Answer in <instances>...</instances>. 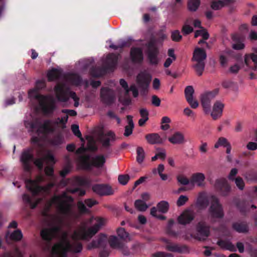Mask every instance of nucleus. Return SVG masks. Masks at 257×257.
I'll list each match as a JSON object with an SVG mask.
<instances>
[{
  "mask_svg": "<svg viewBox=\"0 0 257 257\" xmlns=\"http://www.w3.org/2000/svg\"><path fill=\"white\" fill-rule=\"evenodd\" d=\"M24 254L18 248H16L12 252H6L2 257H23Z\"/></svg>",
  "mask_w": 257,
  "mask_h": 257,
  "instance_id": "44",
  "label": "nucleus"
},
{
  "mask_svg": "<svg viewBox=\"0 0 257 257\" xmlns=\"http://www.w3.org/2000/svg\"><path fill=\"white\" fill-rule=\"evenodd\" d=\"M171 38L174 41H179L182 39V36L179 31L176 30L172 32Z\"/></svg>",
  "mask_w": 257,
  "mask_h": 257,
  "instance_id": "56",
  "label": "nucleus"
},
{
  "mask_svg": "<svg viewBox=\"0 0 257 257\" xmlns=\"http://www.w3.org/2000/svg\"><path fill=\"white\" fill-rule=\"evenodd\" d=\"M21 161L26 171H29L31 169L33 162V155L30 151H25L22 153Z\"/></svg>",
  "mask_w": 257,
  "mask_h": 257,
  "instance_id": "19",
  "label": "nucleus"
},
{
  "mask_svg": "<svg viewBox=\"0 0 257 257\" xmlns=\"http://www.w3.org/2000/svg\"><path fill=\"white\" fill-rule=\"evenodd\" d=\"M161 212L159 211L158 208L153 207L151 209V214L158 219L164 220L165 219V217L160 214Z\"/></svg>",
  "mask_w": 257,
  "mask_h": 257,
  "instance_id": "50",
  "label": "nucleus"
},
{
  "mask_svg": "<svg viewBox=\"0 0 257 257\" xmlns=\"http://www.w3.org/2000/svg\"><path fill=\"white\" fill-rule=\"evenodd\" d=\"M152 103L156 106H159L161 103V100L156 95H153L152 97Z\"/></svg>",
  "mask_w": 257,
  "mask_h": 257,
  "instance_id": "63",
  "label": "nucleus"
},
{
  "mask_svg": "<svg viewBox=\"0 0 257 257\" xmlns=\"http://www.w3.org/2000/svg\"><path fill=\"white\" fill-rule=\"evenodd\" d=\"M219 89H215L212 91L207 92L202 94L200 97L201 103L204 113L210 111V102L211 100L218 94Z\"/></svg>",
  "mask_w": 257,
  "mask_h": 257,
  "instance_id": "9",
  "label": "nucleus"
},
{
  "mask_svg": "<svg viewBox=\"0 0 257 257\" xmlns=\"http://www.w3.org/2000/svg\"><path fill=\"white\" fill-rule=\"evenodd\" d=\"M23 237L22 232L20 230H15L12 232L8 231L6 234V240L7 242L11 240L19 241Z\"/></svg>",
  "mask_w": 257,
  "mask_h": 257,
  "instance_id": "28",
  "label": "nucleus"
},
{
  "mask_svg": "<svg viewBox=\"0 0 257 257\" xmlns=\"http://www.w3.org/2000/svg\"><path fill=\"white\" fill-rule=\"evenodd\" d=\"M153 87L155 90H159L161 86L160 80L158 78H155L152 83Z\"/></svg>",
  "mask_w": 257,
  "mask_h": 257,
  "instance_id": "61",
  "label": "nucleus"
},
{
  "mask_svg": "<svg viewBox=\"0 0 257 257\" xmlns=\"http://www.w3.org/2000/svg\"><path fill=\"white\" fill-rule=\"evenodd\" d=\"M188 200V198L185 195H181L177 201V205L178 206L184 205Z\"/></svg>",
  "mask_w": 257,
  "mask_h": 257,
  "instance_id": "54",
  "label": "nucleus"
},
{
  "mask_svg": "<svg viewBox=\"0 0 257 257\" xmlns=\"http://www.w3.org/2000/svg\"><path fill=\"white\" fill-rule=\"evenodd\" d=\"M194 217V212L191 209H187L180 215L178 220L180 224L185 225L190 223Z\"/></svg>",
  "mask_w": 257,
  "mask_h": 257,
  "instance_id": "20",
  "label": "nucleus"
},
{
  "mask_svg": "<svg viewBox=\"0 0 257 257\" xmlns=\"http://www.w3.org/2000/svg\"><path fill=\"white\" fill-rule=\"evenodd\" d=\"M159 51L154 42H151L148 46V58L152 64H157L160 61L158 57Z\"/></svg>",
  "mask_w": 257,
  "mask_h": 257,
  "instance_id": "15",
  "label": "nucleus"
},
{
  "mask_svg": "<svg viewBox=\"0 0 257 257\" xmlns=\"http://www.w3.org/2000/svg\"><path fill=\"white\" fill-rule=\"evenodd\" d=\"M95 204H96V201L91 199H88L85 200L84 202L79 201L77 204V206L81 213H86L88 211V209L87 208L86 206L88 208H91Z\"/></svg>",
  "mask_w": 257,
  "mask_h": 257,
  "instance_id": "27",
  "label": "nucleus"
},
{
  "mask_svg": "<svg viewBox=\"0 0 257 257\" xmlns=\"http://www.w3.org/2000/svg\"><path fill=\"white\" fill-rule=\"evenodd\" d=\"M137 160L138 163H142L145 158V151L144 149L141 147H138L137 150Z\"/></svg>",
  "mask_w": 257,
  "mask_h": 257,
  "instance_id": "48",
  "label": "nucleus"
},
{
  "mask_svg": "<svg viewBox=\"0 0 257 257\" xmlns=\"http://www.w3.org/2000/svg\"><path fill=\"white\" fill-rule=\"evenodd\" d=\"M169 206V204L167 202L162 201L157 204V207L159 211H160L161 213H165L168 211Z\"/></svg>",
  "mask_w": 257,
  "mask_h": 257,
  "instance_id": "46",
  "label": "nucleus"
},
{
  "mask_svg": "<svg viewBox=\"0 0 257 257\" xmlns=\"http://www.w3.org/2000/svg\"><path fill=\"white\" fill-rule=\"evenodd\" d=\"M191 20L190 19L187 20L182 28V32L184 35H188L192 33L193 31V28L190 25Z\"/></svg>",
  "mask_w": 257,
  "mask_h": 257,
  "instance_id": "45",
  "label": "nucleus"
},
{
  "mask_svg": "<svg viewBox=\"0 0 257 257\" xmlns=\"http://www.w3.org/2000/svg\"><path fill=\"white\" fill-rule=\"evenodd\" d=\"M232 47L235 50H241L244 48V44L243 42L238 40L236 36L232 37Z\"/></svg>",
  "mask_w": 257,
  "mask_h": 257,
  "instance_id": "40",
  "label": "nucleus"
},
{
  "mask_svg": "<svg viewBox=\"0 0 257 257\" xmlns=\"http://www.w3.org/2000/svg\"><path fill=\"white\" fill-rule=\"evenodd\" d=\"M220 59V63L221 65L223 67L226 66V65L227 63V62H228V60L227 59L226 56H225V55L224 53L221 54L220 55V59Z\"/></svg>",
  "mask_w": 257,
  "mask_h": 257,
  "instance_id": "59",
  "label": "nucleus"
},
{
  "mask_svg": "<svg viewBox=\"0 0 257 257\" xmlns=\"http://www.w3.org/2000/svg\"><path fill=\"white\" fill-rule=\"evenodd\" d=\"M38 153L39 155L42 156L43 158L42 159H38L36 160L34 162V164L40 169H42L43 168V163H44L47 165L54 164L56 163V160L50 151H46L43 154L41 152H39Z\"/></svg>",
  "mask_w": 257,
  "mask_h": 257,
  "instance_id": "10",
  "label": "nucleus"
},
{
  "mask_svg": "<svg viewBox=\"0 0 257 257\" xmlns=\"http://www.w3.org/2000/svg\"><path fill=\"white\" fill-rule=\"evenodd\" d=\"M45 174L51 177L52 182L46 186H41L39 184L44 181V177L39 175L35 180H29L26 181V185L28 189L31 191L34 195L41 193L47 195L50 192L51 188L54 186L56 182V177L53 176V169L51 167L47 166L45 169Z\"/></svg>",
  "mask_w": 257,
  "mask_h": 257,
  "instance_id": "6",
  "label": "nucleus"
},
{
  "mask_svg": "<svg viewBox=\"0 0 257 257\" xmlns=\"http://www.w3.org/2000/svg\"><path fill=\"white\" fill-rule=\"evenodd\" d=\"M184 114L187 116L194 117L195 114L191 109L189 107H186L183 110Z\"/></svg>",
  "mask_w": 257,
  "mask_h": 257,
  "instance_id": "60",
  "label": "nucleus"
},
{
  "mask_svg": "<svg viewBox=\"0 0 257 257\" xmlns=\"http://www.w3.org/2000/svg\"><path fill=\"white\" fill-rule=\"evenodd\" d=\"M171 254L165 253L163 252H158L153 254V257H172Z\"/></svg>",
  "mask_w": 257,
  "mask_h": 257,
  "instance_id": "64",
  "label": "nucleus"
},
{
  "mask_svg": "<svg viewBox=\"0 0 257 257\" xmlns=\"http://www.w3.org/2000/svg\"><path fill=\"white\" fill-rule=\"evenodd\" d=\"M216 187L219 188L220 190H222L224 189L227 192H228L230 190V187L225 179H221L218 180L216 182Z\"/></svg>",
  "mask_w": 257,
  "mask_h": 257,
  "instance_id": "42",
  "label": "nucleus"
},
{
  "mask_svg": "<svg viewBox=\"0 0 257 257\" xmlns=\"http://www.w3.org/2000/svg\"><path fill=\"white\" fill-rule=\"evenodd\" d=\"M115 140V135L111 131H107L103 133L100 137V142L104 147H107L111 145Z\"/></svg>",
  "mask_w": 257,
  "mask_h": 257,
  "instance_id": "17",
  "label": "nucleus"
},
{
  "mask_svg": "<svg viewBox=\"0 0 257 257\" xmlns=\"http://www.w3.org/2000/svg\"><path fill=\"white\" fill-rule=\"evenodd\" d=\"M210 234L209 226L206 225L205 221L202 220L198 222L196 226V233L195 237L199 240H205Z\"/></svg>",
  "mask_w": 257,
  "mask_h": 257,
  "instance_id": "11",
  "label": "nucleus"
},
{
  "mask_svg": "<svg viewBox=\"0 0 257 257\" xmlns=\"http://www.w3.org/2000/svg\"><path fill=\"white\" fill-rule=\"evenodd\" d=\"M108 243L111 247L120 250L124 254V250L125 248V244L120 239H118L116 236L112 235L108 238Z\"/></svg>",
  "mask_w": 257,
  "mask_h": 257,
  "instance_id": "21",
  "label": "nucleus"
},
{
  "mask_svg": "<svg viewBox=\"0 0 257 257\" xmlns=\"http://www.w3.org/2000/svg\"><path fill=\"white\" fill-rule=\"evenodd\" d=\"M28 96L31 99H35L39 103L43 112L45 114H51L55 108L54 100L51 96L41 95L35 88L29 91Z\"/></svg>",
  "mask_w": 257,
  "mask_h": 257,
  "instance_id": "8",
  "label": "nucleus"
},
{
  "mask_svg": "<svg viewBox=\"0 0 257 257\" xmlns=\"http://www.w3.org/2000/svg\"><path fill=\"white\" fill-rule=\"evenodd\" d=\"M108 242V238L104 234H100L88 245V248L90 249L94 247L105 246Z\"/></svg>",
  "mask_w": 257,
  "mask_h": 257,
  "instance_id": "18",
  "label": "nucleus"
},
{
  "mask_svg": "<svg viewBox=\"0 0 257 257\" xmlns=\"http://www.w3.org/2000/svg\"><path fill=\"white\" fill-rule=\"evenodd\" d=\"M141 118L139 120V124L142 126L144 125L146 121L149 119V112L145 108H141L140 110Z\"/></svg>",
  "mask_w": 257,
  "mask_h": 257,
  "instance_id": "37",
  "label": "nucleus"
},
{
  "mask_svg": "<svg viewBox=\"0 0 257 257\" xmlns=\"http://www.w3.org/2000/svg\"><path fill=\"white\" fill-rule=\"evenodd\" d=\"M148 143L150 144H160L163 143L164 141L158 134L153 133L148 134L145 137Z\"/></svg>",
  "mask_w": 257,
  "mask_h": 257,
  "instance_id": "31",
  "label": "nucleus"
},
{
  "mask_svg": "<svg viewBox=\"0 0 257 257\" xmlns=\"http://www.w3.org/2000/svg\"><path fill=\"white\" fill-rule=\"evenodd\" d=\"M88 182L87 179L83 177H76L72 179L63 180L61 182V185L70 186L73 187L86 186Z\"/></svg>",
  "mask_w": 257,
  "mask_h": 257,
  "instance_id": "14",
  "label": "nucleus"
},
{
  "mask_svg": "<svg viewBox=\"0 0 257 257\" xmlns=\"http://www.w3.org/2000/svg\"><path fill=\"white\" fill-rule=\"evenodd\" d=\"M127 125L125 127V131L124 135L125 137H128L131 135L133 133V130L134 127V124L133 120V117L131 115L127 116Z\"/></svg>",
  "mask_w": 257,
  "mask_h": 257,
  "instance_id": "34",
  "label": "nucleus"
},
{
  "mask_svg": "<svg viewBox=\"0 0 257 257\" xmlns=\"http://www.w3.org/2000/svg\"><path fill=\"white\" fill-rule=\"evenodd\" d=\"M208 200L210 201L209 213L212 221L220 219L224 216V211L222 205L218 198L214 195L208 197L205 192L200 193L197 203L200 208H205L208 205Z\"/></svg>",
  "mask_w": 257,
  "mask_h": 257,
  "instance_id": "5",
  "label": "nucleus"
},
{
  "mask_svg": "<svg viewBox=\"0 0 257 257\" xmlns=\"http://www.w3.org/2000/svg\"><path fill=\"white\" fill-rule=\"evenodd\" d=\"M62 112L67 115L61 118H58L55 121L47 120L42 122L38 117H31L25 121L26 127L31 132V142L34 145L40 146L43 137L53 132L57 124H65L67 121L68 115L75 116L77 114L74 110L63 109Z\"/></svg>",
  "mask_w": 257,
  "mask_h": 257,
  "instance_id": "3",
  "label": "nucleus"
},
{
  "mask_svg": "<svg viewBox=\"0 0 257 257\" xmlns=\"http://www.w3.org/2000/svg\"><path fill=\"white\" fill-rule=\"evenodd\" d=\"M168 55L169 57L164 62V66L165 68L169 67L173 61H174L176 57L174 53V50L173 49H169L168 51Z\"/></svg>",
  "mask_w": 257,
  "mask_h": 257,
  "instance_id": "36",
  "label": "nucleus"
},
{
  "mask_svg": "<svg viewBox=\"0 0 257 257\" xmlns=\"http://www.w3.org/2000/svg\"><path fill=\"white\" fill-rule=\"evenodd\" d=\"M205 175L202 173L197 172L192 175L190 178V183L198 187H203L205 185Z\"/></svg>",
  "mask_w": 257,
  "mask_h": 257,
  "instance_id": "22",
  "label": "nucleus"
},
{
  "mask_svg": "<svg viewBox=\"0 0 257 257\" xmlns=\"http://www.w3.org/2000/svg\"><path fill=\"white\" fill-rule=\"evenodd\" d=\"M63 143V138L60 136L55 137L53 140L50 141V143L52 146H58Z\"/></svg>",
  "mask_w": 257,
  "mask_h": 257,
  "instance_id": "52",
  "label": "nucleus"
},
{
  "mask_svg": "<svg viewBox=\"0 0 257 257\" xmlns=\"http://www.w3.org/2000/svg\"><path fill=\"white\" fill-rule=\"evenodd\" d=\"M230 143L228 140L224 137H219L216 142L215 143L214 147L215 149H218L220 147H225Z\"/></svg>",
  "mask_w": 257,
  "mask_h": 257,
  "instance_id": "43",
  "label": "nucleus"
},
{
  "mask_svg": "<svg viewBox=\"0 0 257 257\" xmlns=\"http://www.w3.org/2000/svg\"><path fill=\"white\" fill-rule=\"evenodd\" d=\"M22 199L23 201L28 204L31 208H34L36 207V206L41 201L42 199L41 198L37 199L35 201H33L32 200L31 197L27 195L24 194L22 196Z\"/></svg>",
  "mask_w": 257,
  "mask_h": 257,
  "instance_id": "33",
  "label": "nucleus"
},
{
  "mask_svg": "<svg viewBox=\"0 0 257 257\" xmlns=\"http://www.w3.org/2000/svg\"><path fill=\"white\" fill-rule=\"evenodd\" d=\"M233 228L235 230L239 232H244L247 231V226L243 223H235L233 224Z\"/></svg>",
  "mask_w": 257,
  "mask_h": 257,
  "instance_id": "51",
  "label": "nucleus"
},
{
  "mask_svg": "<svg viewBox=\"0 0 257 257\" xmlns=\"http://www.w3.org/2000/svg\"><path fill=\"white\" fill-rule=\"evenodd\" d=\"M118 56L115 54H109L107 56L104 63L109 67L114 66L117 63Z\"/></svg>",
  "mask_w": 257,
  "mask_h": 257,
  "instance_id": "35",
  "label": "nucleus"
},
{
  "mask_svg": "<svg viewBox=\"0 0 257 257\" xmlns=\"http://www.w3.org/2000/svg\"><path fill=\"white\" fill-rule=\"evenodd\" d=\"M86 139L87 142V147L85 148L82 144L76 151V153L79 155L77 160L78 165L84 169H90L92 166L97 168H102L105 162L104 156L100 155L90 158L85 154L86 150L93 151L96 149V142L93 137L87 136Z\"/></svg>",
  "mask_w": 257,
  "mask_h": 257,
  "instance_id": "4",
  "label": "nucleus"
},
{
  "mask_svg": "<svg viewBox=\"0 0 257 257\" xmlns=\"http://www.w3.org/2000/svg\"><path fill=\"white\" fill-rule=\"evenodd\" d=\"M71 197L66 193L61 196H55L45 205L42 214L45 217L49 227L42 230V237L46 240H51L61 236L59 241L52 246L50 257H66L68 251L79 252L82 250V244L79 240H88L92 238L106 222V220L101 217L92 216L82 221L74 230L70 237L66 232L62 231L64 219L59 215H50V207L55 205L60 213L68 217H75L74 213L71 208Z\"/></svg>",
  "mask_w": 257,
  "mask_h": 257,
  "instance_id": "1",
  "label": "nucleus"
},
{
  "mask_svg": "<svg viewBox=\"0 0 257 257\" xmlns=\"http://www.w3.org/2000/svg\"><path fill=\"white\" fill-rule=\"evenodd\" d=\"M168 140L173 144H181L185 142V138L182 133L177 132L169 137Z\"/></svg>",
  "mask_w": 257,
  "mask_h": 257,
  "instance_id": "30",
  "label": "nucleus"
},
{
  "mask_svg": "<svg viewBox=\"0 0 257 257\" xmlns=\"http://www.w3.org/2000/svg\"><path fill=\"white\" fill-rule=\"evenodd\" d=\"M130 180V176L128 175H119L118 177V180L120 184L125 185Z\"/></svg>",
  "mask_w": 257,
  "mask_h": 257,
  "instance_id": "55",
  "label": "nucleus"
},
{
  "mask_svg": "<svg viewBox=\"0 0 257 257\" xmlns=\"http://www.w3.org/2000/svg\"><path fill=\"white\" fill-rule=\"evenodd\" d=\"M201 36L204 40H207L209 38V34L206 30L201 28V29L197 30L195 33V37L197 38Z\"/></svg>",
  "mask_w": 257,
  "mask_h": 257,
  "instance_id": "49",
  "label": "nucleus"
},
{
  "mask_svg": "<svg viewBox=\"0 0 257 257\" xmlns=\"http://www.w3.org/2000/svg\"><path fill=\"white\" fill-rule=\"evenodd\" d=\"M206 58V53L204 50L200 48L195 49L193 55V60L195 62L204 61Z\"/></svg>",
  "mask_w": 257,
  "mask_h": 257,
  "instance_id": "29",
  "label": "nucleus"
},
{
  "mask_svg": "<svg viewBox=\"0 0 257 257\" xmlns=\"http://www.w3.org/2000/svg\"><path fill=\"white\" fill-rule=\"evenodd\" d=\"M135 206L140 211H145L149 207L144 201L140 199L135 201Z\"/></svg>",
  "mask_w": 257,
  "mask_h": 257,
  "instance_id": "41",
  "label": "nucleus"
},
{
  "mask_svg": "<svg viewBox=\"0 0 257 257\" xmlns=\"http://www.w3.org/2000/svg\"><path fill=\"white\" fill-rule=\"evenodd\" d=\"M100 96L102 100L107 104L111 103L114 99L113 91L107 88H103L101 89Z\"/></svg>",
  "mask_w": 257,
  "mask_h": 257,
  "instance_id": "25",
  "label": "nucleus"
},
{
  "mask_svg": "<svg viewBox=\"0 0 257 257\" xmlns=\"http://www.w3.org/2000/svg\"><path fill=\"white\" fill-rule=\"evenodd\" d=\"M200 4V0H188V9L191 12H195L198 9Z\"/></svg>",
  "mask_w": 257,
  "mask_h": 257,
  "instance_id": "39",
  "label": "nucleus"
},
{
  "mask_svg": "<svg viewBox=\"0 0 257 257\" xmlns=\"http://www.w3.org/2000/svg\"><path fill=\"white\" fill-rule=\"evenodd\" d=\"M130 58L135 63L142 62L144 58L142 50L138 47L132 48L130 52Z\"/></svg>",
  "mask_w": 257,
  "mask_h": 257,
  "instance_id": "24",
  "label": "nucleus"
},
{
  "mask_svg": "<svg viewBox=\"0 0 257 257\" xmlns=\"http://www.w3.org/2000/svg\"><path fill=\"white\" fill-rule=\"evenodd\" d=\"M248 38L251 41L257 40V31L251 30L248 34Z\"/></svg>",
  "mask_w": 257,
  "mask_h": 257,
  "instance_id": "62",
  "label": "nucleus"
},
{
  "mask_svg": "<svg viewBox=\"0 0 257 257\" xmlns=\"http://www.w3.org/2000/svg\"><path fill=\"white\" fill-rule=\"evenodd\" d=\"M224 107V103L221 101L217 100L213 103L212 108L210 107L209 112L205 113L210 114L213 119L216 120L221 116Z\"/></svg>",
  "mask_w": 257,
  "mask_h": 257,
  "instance_id": "13",
  "label": "nucleus"
},
{
  "mask_svg": "<svg viewBox=\"0 0 257 257\" xmlns=\"http://www.w3.org/2000/svg\"><path fill=\"white\" fill-rule=\"evenodd\" d=\"M235 184L238 189L242 190L244 186V183L242 178L240 177H237L234 179Z\"/></svg>",
  "mask_w": 257,
  "mask_h": 257,
  "instance_id": "58",
  "label": "nucleus"
},
{
  "mask_svg": "<svg viewBox=\"0 0 257 257\" xmlns=\"http://www.w3.org/2000/svg\"><path fill=\"white\" fill-rule=\"evenodd\" d=\"M196 64L194 65V67L196 73L199 75H201L204 69V61L202 62H196Z\"/></svg>",
  "mask_w": 257,
  "mask_h": 257,
  "instance_id": "47",
  "label": "nucleus"
},
{
  "mask_svg": "<svg viewBox=\"0 0 257 257\" xmlns=\"http://www.w3.org/2000/svg\"><path fill=\"white\" fill-rule=\"evenodd\" d=\"M253 52L246 54L244 56V62H237L231 65L228 72L231 74L237 73L242 68L245 71L255 70L257 69V49Z\"/></svg>",
  "mask_w": 257,
  "mask_h": 257,
  "instance_id": "7",
  "label": "nucleus"
},
{
  "mask_svg": "<svg viewBox=\"0 0 257 257\" xmlns=\"http://www.w3.org/2000/svg\"><path fill=\"white\" fill-rule=\"evenodd\" d=\"M177 179L179 183L184 185H188L190 183V180L183 175H179Z\"/></svg>",
  "mask_w": 257,
  "mask_h": 257,
  "instance_id": "53",
  "label": "nucleus"
},
{
  "mask_svg": "<svg viewBox=\"0 0 257 257\" xmlns=\"http://www.w3.org/2000/svg\"><path fill=\"white\" fill-rule=\"evenodd\" d=\"M152 76L147 72H140L137 77V83L138 87L143 90L147 89L149 86Z\"/></svg>",
  "mask_w": 257,
  "mask_h": 257,
  "instance_id": "12",
  "label": "nucleus"
},
{
  "mask_svg": "<svg viewBox=\"0 0 257 257\" xmlns=\"http://www.w3.org/2000/svg\"><path fill=\"white\" fill-rule=\"evenodd\" d=\"M117 234L120 239L123 241H127L130 240L128 232H126L123 228H119L117 230Z\"/></svg>",
  "mask_w": 257,
  "mask_h": 257,
  "instance_id": "38",
  "label": "nucleus"
},
{
  "mask_svg": "<svg viewBox=\"0 0 257 257\" xmlns=\"http://www.w3.org/2000/svg\"><path fill=\"white\" fill-rule=\"evenodd\" d=\"M120 84L124 88L125 91V93L127 94L129 90H131L133 92V96L136 97L138 96V89L135 85H132L130 88H128L126 82L124 79H120L119 81Z\"/></svg>",
  "mask_w": 257,
  "mask_h": 257,
  "instance_id": "32",
  "label": "nucleus"
},
{
  "mask_svg": "<svg viewBox=\"0 0 257 257\" xmlns=\"http://www.w3.org/2000/svg\"><path fill=\"white\" fill-rule=\"evenodd\" d=\"M235 2V0H213L211 7L212 9L217 10L225 6H228Z\"/></svg>",
  "mask_w": 257,
  "mask_h": 257,
  "instance_id": "26",
  "label": "nucleus"
},
{
  "mask_svg": "<svg viewBox=\"0 0 257 257\" xmlns=\"http://www.w3.org/2000/svg\"><path fill=\"white\" fill-rule=\"evenodd\" d=\"M47 77L49 81L59 79V82L54 88V93L58 100L66 102L70 96L74 101V106H79V98L75 92L70 91L68 87L69 85L78 86L81 84V79L78 75L68 74L62 75L61 69H53L48 71Z\"/></svg>",
  "mask_w": 257,
  "mask_h": 257,
  "instance_id": "2",
  "label": "nucleus"
},
{
  "mask_svg": "<svg viewBox=\"0 0 257 257\" xmlns=\"http://www.w3.org/2000/svg\"><path fill=\"white\" fill-rule=\"evenodd\" d=\"M71 128H72V131L73 133H74V134L76 136H77L79 138H80V139L82 142L83 141V138H81V134L79 131L78 125H76V124H73L72 125Z\"/></svg>",
  "mask_w": 257,
  "mask_h": 257,
  "instance_id": "57",
  "label": "nucleus"
},
{
  "mask_svg": "<svg viewBox=\"0 0 257 257\" xmlns=\"http://www.w3.org/2000/svg\"><path fill=\"white\" fill-rule=\"evenodd\" d=\"M93 191L100 195H110L113 193L111 187L107 185L97 184L92 187Z\"/></svg>",
  "mask_w": 257,
  "mask_h": 257,
  "instance_id": "23",
  "label": "nucleus"
},
{
  "mask_svg": "<svg viewBox=\"0 0 257 257\" xmlns=\"http://www.w3.org/2000/svg\"><path fill=\"white\" fill-rule=\"evenodd\" d=\"M194 92V89L191 86H188L185 88V95L186 100L191 108L195 109L198 107L199 103L193 98Z\"/></svg>",
  "mask_w": 257,
  "mask_h": 257,
  "instance_id": "16",
  "label": "nucleus"
}]
</instances>
